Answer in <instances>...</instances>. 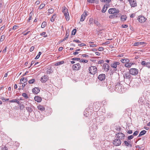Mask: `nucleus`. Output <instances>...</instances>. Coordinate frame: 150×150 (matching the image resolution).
<instances>
[{"mask_svg": "<svg viewBox=\"0 0 150 150\" xmlns=\"http://www.w3.org/2000/svg\"><path fill=\"white\" fill-rule=\"evenodd\" d=\"M62 12L64 13V15L66 20L67 21H68L69 19V16L68 9L66 7L64 6L62 8Z\"/></svg>", "mask_w": 150, "mask_h": 150, "instance_id": "nucleus-1", "label": "nucleus"}, {"mask_svg": "<svg viewBox=\"0 0 150 150\" xmlns=\"http://www.w3.org/2000/svg\"><path fill=\"white\" fill-rule=\"evenodd\" d=\"M97 71V68L95 66H91L89 68V72L92 74H95L96 73Z\"/></svg>", "mask_w": 150, "mask_h": 150, "instance_id": "nucleus-2", "label": "nucleus"}, {"mask_svg": "<svg viewBox=\"0 0 150 150\" xmlns=\"http://www.w3.org/2000/svg\"><path fill=\"white\" fill-rule=\"evenodd\" d=\"M129 72L130 74L133 75H136L138 74L139 70L136 68H133L130 69Z\"/></svg>", "mask_w": 150, "mask_h": 150, "instance_id": "nucleus-3", "label": "nucleus"}, {"mask_svg": "<svg viewBox=\"0 0 150 150\" xmlns=\"http://www.w3.org/2000/svg\"><path fill=\"white\" fill-rule=\"evenodd\" d=\"M108 12L111 14H117L119 13V11L118 9L110 8L108 10Z\"/></svg>", "mask_w": 150, "mask_h": 150, "instance_id": "nucleus-4", "label": "nucleus"}, {"mask_svg": "<svg viewBox=\"0 0 150 150\" xmlns=\"http://www.w3.org/2000/svg\"><path fill=\"white\" fill-rule=\"evenodd\" d=\"M81 67L79 63L76 64H73L72 65V69L74 71H78L79 70Z\"/></svg>", "mask_w": 150, "mask_h": 150, "instance_id": "nucleus-5", "label": "nucleus"}, {"mask_svg": "<svg viewBox=\"0 0 150 150\" xmlns=\"http://www.w3.org/2000/svg\"><path fill=\"white\" fill-rule=\"evenodd\" d=\"M121 143V142L119 139H115L113 141V144L115 146H120Z\"/></svg>", "mask_w": 150, "mask_h": 150, "instance_id": "nucleus-6", "label": "nucleus"}, {"mask_svg": "<svg viewBox=\"0 0 150 150\" xmlns=\"http://www.w3.org/2000/svg\"><path fill=\"white\" fill-rule=\"evenodd\" d=\"M137 19L140 23H144L146 20V18L144 17L143 16H140L138 17Z\"/></svg>", "mask_w": 150, "mask_h": 150, "instance_id": "nucleus-7", "label": "nucleus"}, {"mask_svg": "<svg viewBox=\"0 0 150 150\" xmlns=\"http://www.w3.org/2000/svg\"><path fill=\"white\" fill-rule=\"evenodd\" d=\"M129 1L131 6L132 7H135L137 5L136 0H128Z\"/></svg>", "mask_w": 150, "mask_h": 150, "instance_id": "nucleus-8", "label": "nucleus"}, {"mask_svg": "<svg viewBox=\"0 0 150 150\" xmlns=\"http://www.w3.org/2000/svg\"><path fill=\"white\" fill-rule=\"evenodd\" d=\"M117 137L119 139H124L125 137V135L122 133H118L116 134Z\"/></svg>", "mask_w": 150, "mask_h": 150, "instance_id": "nucleus-9", "label": "nucleus"}, {"mask_svg": "<svg viewBox=\"0 0 150 150\" xmlns=\"http://www.w3.org/2000/svg\"><path fill=\"white\" fill-rule=\"evenodd\" d=\"M103 68L104 71L105 72H108L109 69V66L108 64L106 63H104L103 64Z\"/></svg>", "mask_w": 150, "mask_h": 150, "instance_id": "nucleus-10", "label": "nucleus"}, {"mask_svg": "<svg viewBox=\"0 0 150 150\" xmlns=\"http://www.w3.org/2000/svg\"><path fill=\"white\" fill-rule=\"evenodd\" d=\"M98 78L101 81H104L105 78V75L104 74H100L98 76Z\"/></svg>", "mask_w": 150, "mask_h": 150, "instance_id": "nucleus-11", "label": "nucleus"}, {"mask_svg": "<svg viewBox=\"0 0 150 150\" xmlns=\"http://www.w3.org/2000/svg\"><path fill=\"white\" fill-rule=\"evenodd\" d=\"M130 73L128 72H127L124 74V79H127L129 80L130 79L131 76Z\"/></svg>", "mask_w": 150, "mask_h": 150, "instance_id": "nucleus-12", "label": "nucleus"}, {"mask_svg": "<svg viewBox=\"0 0 150 150\" xmlns=\"http://www.w3.org/2000/svg\"><path fill=\"white\" fill-rule=\"evenodd\" d=\"M142 65L144 66L147 67L148 68H150V62H146L144 61H142L141 63Z\"/></svg>", "mask_w": 150, "mask_h": 150, "instance_id": "nucleus-13", "label": "nucleus"}, {"mask_svg": "<svg viewBox=\"0 0 150 150\" xmlns=\"http://www.w3.org/2000/svg\"><path fill=\"white\" fill-rule=\"evenodd\" d=\"M48 79V76L46 75H44L41 78V81L42 82L45 83Z\"/></svg>", "mask_w": 150, "mask_h": 150, "instance_id": "nucleus-14", "label": "nucleus"}, {"mask_svg": "<svg viewBox=\"0 0 150 150\" xmlns=\"http://www.w3.org/2000/svg\"><path fill=\"white\" fill-rule=\"evenodd\" d=\"M135 64L134 62H127V63L125 64V66L127 68H130L132 65H134Z\"/></svg>", "mask_w": 150, "mask_h": 150, "instance_id": "nucleus-15", "label": "nucleus"}, {"mask_svg": "<svg viewBox=\"0 0 150 150\" xmlns=\"http://www.w3.org/2000/svg\"><path fill=\"white\" fill-rule=\"evenodd\" d=\"M87 16V13L86 12H84L83 14L81 15V18L80 19L81 21H83L85 18Z\"/></svg>", "mask_w": 150, "mask_h": 150, "instance_id": "nucleus-16", "label": "nucleus"}, {"mask_svg": "<svg viewBox=\"0 0 150 150\" xmlns=\"http://www.w3.org/2000/svg\"><path fill=\"white\" fill-rule=\"evenodd\" d=\"M120 64V63L119 62H115L111 64V66L113 68H116L117 65H119Z\"/></svg>", "mask_w": 150, "mask_h": 150, "instance_id": "nucleus-17", "label": "nucleus"}, {"mask_svg": "<svg viewBox=\"0 0 150 150\" xmlns=\"http://www.w3.org/2000/svg\"><path fill=\"white\" fill-rule=\"evenodd\" d=\"M34 100L35 101L40 103L41 101L42 98L41 97L39 96H35L34 97Z\"/></svg>", "mask_w": 150, "mask_h": 150, "instance_id": "nucleus-18", "label": "nucleus"}, {"mask_svg": "<svg viewBox=\"0 0 150 150\" xmlns=\"http://www.w3.org/2000/svg\"><path fill=\"white\" fill-rule=\"evenodd\" d=\"M32 92L35 94H37L39 92L40 90L38 88H35L32 89Z\"/></svg>", "mask_w": 150, "mask_h": 150, "instance_id": "nucleus-19", "label": "nucleus"}, {"mask_svg": "<svg viewBox=\"0 0 150 150\" xmlns=\"http://www.w3.org/2000/svg\"><path fill=\"white\" fill-rule=\"evenodd\" d=\"M37 108L38 110L40 111H44L45 110V108L44 107L41 105H39L37 106Z\"/></svg>", "mask_w": 150, "mask_h": 150, "instance_id": "nucleus-20", "label": "nucleus"}, {"mask_svg": "<svg viewBox=\"0 0 150 150\" xmlns=\"http://www.w3.org/2000/svg\"><path fill=\"white\" fill-rule=\"evenodd\" d=\"M117 14H113L109 16V18L110 19H114L117 18Z\"/></svg>", "mask_w": 150, "mask_h": 150, "instance_id": "nucleus-21", "label": "nucleus"}, {"mask_svg": "<svg viewBox=\"0 0 150 150\" xmlns=\"http://www.w3.org/2000/svg\"><path fill=\"white\" fill-rule=\"evenodd\" d=\"M121 62L123 63H127V62H130L129 60L127 59H122L121 60Z\"/></svg>", "mask_w": 150, "mask_h": 150, "instance_id": "nucleus-22", "label": "nucleus"}, {"mask_svg": "<svg viewBox=\"0 0 150 150\" xmlns=\"http://www.w3.org/2000/svg\"><path fill=\"white\" fill-rule=\"evenodd\" d=\"M146 132V131L145 130H143L140 132L139 134V137L141 136L142 135L144 134Z\"/></svg>", "mask_w": 150, "mask_h": 150, "instance_id": "nucleus-23", "label": "nucleus"}, {"mask_svg": "<svg viewBox=\"0 0 150 150\" xmlns=\"http://www.w3.org/2000/svg\"><path fill=\"white\" fill-rule=\"evenodd\" d=\"M127 18V17L126 16H122L121 17V20L122 21H125Z\"/></svg>", "mask_w": 150, "mask_h": 150, "instance_id": "nucleus-24", "label": "nucleus"}, {"mask_svg": "<svg viewBox=\"0 0 150 150\" xmlns=\"http://www.w3.org/2000/svg\"><path fill=\"white\" fill-rule=\"evenodd\" d=\"M56 17V14H54L52 16L50 19V21L52 22H53L54 21V19Z\"/></svg>", "mask_w": 150, "mask_h": 150, "instance_id": "nucleus-25", "label": "nucleus"}, {"mask_svg": "<svg viewBox=\"0 0 150 150\" xmlns=\"http://www.w3.org/2000/svg\"><path fill=\"white\" fill-rule=\"evenodd\" d=\"M23 83H21V82H20V83H19V85H22V89L23 90L24 89V87L27 84V83L26 82H24V83H23V84H22Z\"/></svg>", "mask_w": 150, "mask_h": 150, "instance_id": "nucleus-26", "label": "nucleus"}, {"mask_svg": "<svg viewBox=\"0 0 150 150\" xmlns=\"http://www.w3.org/2000/svg\"><path fill=\"white\" fill-rule=\"evenodd\" d=\"M46 25H47L46 22L44 21V22H43L42 23V25L41 26V27L42 28H45Z\"/></svg>", "mask_w": 150, "mask_h": 150, "instance_id": "nucleus-27", "label": "nucleus"}, {"mask_svg": "<svg viewBox=\"0 0 150 150\" xmlns=\"http://www.w3.org/2000/svg\"><path fill=\"white\" fill-rule=\"evenodd\" d=\"M64 63V61H61V62H57L55 64V66H58V65L61 64H62L63 63Z\"/></svg>", "mask_w": 150, "mask_h": 150, "instance_id": "nucleus-28", "label": "nucleus"}, {"mask_svg": "<svg viewBox=\"0 0 150 150\" xmlns=\"http://www.w3.org/2000/svg\"><path fill=\"white\" fill-rule=\"evenodd\" d=\"M10 102H11V103L16 102L18 104L19 103V101H18L16 99H14V100H10Z\"/></svg>", "mask_w": 150, "mask_h": 150, "instance_id": "nucleus-29", "label": "nucleus"}, {"mask_svg": "<svg viewBox=\"0 0 150 150\" xmlns=\"http://www.w3.org/2000/svg\"><path fill=\"white\" fill-rule=\"evenodd\" d=\"M54 12V9L53 8L49 9L48 10V13L50 14H52Z\"/></svg>", "mask_w": 150, "mask_h": 150, "instance_id": "nucleus-30", "label": "nucleus"}, {"mask_svg": "<svg viewBox=\"0 0 150 150\" xmlns=\"http://www.w3.org/2000/svg\"><path fill=\"white\" fill-rule=\"evenodd\" d=\"M35 80L34 79H32L29 80L28 81V82L30 84L33 83L35 82Z\"/></svg>", "mask_w": 150, "mask_h": 150, "instance_id": "nucleus-31", "label": "nucleus"}, {"mask_svg": "<svg viewBox=\"0 0 150 150\" xmlns=\"http://www.w3.org/2000/svg\"><path fill=\"white\" fill-rule=\"evenodd\" d=\"M27 81V79H25L24 77L22 78L20 80V82H26Z\"/></svg>", "mask_w": 150, "mask_h": 150, "instance_id": "nucleus-32", "label": "nucleus"}, {"mask_svg": "<svg viewBox=\"0 0 150 150\" xmlns=\"http://www.w3.org/2000/svg\"><path fill=\"white\" fill-rule=\"evenodd\" d=\"M45 6V4H41L40 6L39 7V8L40 9H42L43 8H44Z\"/></svg>", "mask_w": 150, "mask_h": 150, "instance_id": "nucleus-33", "label": "nucleus"}, {"mask_svg": "<svg viewBox=\"0 0 150 150\" xmlns=\"http://www.w3.org/2000/svg\"><path fill=\"white\" fill-rule=\"evenodd\" d=\"M22 96L26 99H28V96L26 93H22Z\"/></svg>", "mask_w": 150, "mask_h": 150, "instance_id": "nucleus-34", "label": "nucleus"}, {"mask_svg": "<svg viewBox=\"0 0 150 150\" xmlns=\"http://www.w3.org/2000/svg\"><path fill=\"white\" fill-rule=\"evenodd\" d=\"M107 9V7H105V6H103V8L101 11L103 13H105Z\"/></svg>", "mask_w": 150, "mask_h": 150, "instance_id": "nucleus-35", "label": "nucleus"}, {"mask_svg": "<svg viewBox=\"0 0 150 150\" xmlns=\"http://www.w3.org/2000/svg\"><path fill=\"white\" fill-rule=\"evenodd\" d=\"M80 62H83V63H86L88 62L87 60H84V59H81L80 60Z\"/></svg>", "mask_w": 150, "mask_h": 150, "instance_id": "nucleus-36", "label": "nucleus"}, {"mask_svg": "<svg viewBox=\"0 0 150 150\" xmlns=\"http://www.w3.org/2000/svg\"><path fill=\"white\" fill-rule=\"evenodd\" d=\"M125 144L127 146H128L130 145L129 143H128L127 141H125L124 142Z\"/></svg>", "mask_w": 150, "mask_h": 150, "instance_id": "nucleus-37", "label": "nucleus"}, {"mask_svg": "<svg viewBox=\"0 0 150 150\" xmlns=\"http://www.w3.org/2000/svg\"><path fill=\"white\" fill-rule=\"evenodd\" d=\"M76 29H74L71 32V35H74L76 32Z\"/></svg>", "mask_w": 150, "mask_h": 150, "instance_id": "nucleus-38", "label": "nucleus"}, {"mask_svg": "<svg viewBox=\"0 0 150 150\" xmlns=\"http://www.w3.org/2000/svg\"><path fill=\"white\" fill-rule=\"evenodd\" d=\"M134 137L132 135H131L128 137L127 139L128 140H130L133 139Z\"/></svg>", "mask_w": 150, "mask_h": 150, "instance_id": "nucleus-39", "label": "nucleus"}, {"mask_svg": "<svg viewBox=\"0 0 150 150\" xmlns=\"http://www.w3.org/2000/svg\"><path fill=\"white\" fill-rule=\"evenodd\" d=\"M72 60H77L78 61L80 60V58H79L76 57L72 59Z\"/></svg>", "mask_w": 150, "mask_h": 150, "instance_id": "nucleus-40", "label": "nucleus"}, {"mask_svg": "<svg viewBox=\"0 0 150 150\" xmlns=\"http://www.w3.org/2000/svg\"><path fill=\"white\" fill-rule=\"evenodd\" d=\"M139 45H140V43H139V42L134 43L133 45L134 46H137Z\"/></svg>", "mask_w": 150, "mask_h": 150, "instance_id": "nucleus-41", "label": "nucleus"}, {"mask_svg": "<svg viewBox=\"0 0 150 150\" xmlns=\"http://www.w3.org/2000/svg\"><path fill=\"white\" fill-rule=\"evenodd\" d=\"M139 133V132L138 131H135L134 133H133V135L136 136Z\"/></svg>", "mask_w": 150, "mask_h": 150, "instance_id": "nucleus-42", "label": "nucleus"}, {"mask_svg": "<svg viewBox=\"0 0 150 150\" xmlns=\"http://www.w3.org/2000/svg\"><path fill=\"white\" fill-rule=\"evenodd\" d=\"M1 150H8V148L6 146L1 148Z\"/></svg>", "mask_w": 150, "mask_h": 150, "instance_id": "nucleus-43", "label": "nucleus"}, {"mask_svg": "<svg viewBox=\"0 0 150 150\" xmlns=\"http://www.w3.org/2000/svg\"><path fill=\"white\" fill-rule=\"evenodd\" d=\"M104 48L102 47H99L98 49V51H102L103 50H104Z\"/></svg>", "mask_w": 150, "mask_h": 150, "instance_id": "nucleus-44", "label": "nucleus"}, {"mask_svg": "<svg viewBox=\"0 0 150 150\" xmlns=\"http://www.w3.org/2000/svg\"><path fill=\"white\" fill-rule=\"evenodd\" d=\"M95 0H87L88 1L91 3H93L94 2Z\"/></svg>", "mask_w": 150, "mask_h": 150, "instance_id": "nucleus-45", "label": "nucleus"}, {"mask_svg": "<svg viewBox=\"0 0 150 150\" xmlns=\"http://www.w3.org/2000/svg\"><path fill=\"white\" fill-rule=\"evenodd\" d=\"M34 48H35V47L34 46H32L30 49V52L33 51L34 50Z\"/></svg>", "mask_w": 150, "mask_h": 150, "instance_id": "nucleus-46", "label": "nucleus"}, {"mask_svg": "<svg viewBox=\"0 0 150 150\" xmlns=\"http://www.w3.org/2000/svg\"><path fill=\"white\" fill-rule=\"evenodd\" d=\"M86 45L85 44L83 43H81L80 44H79L78 45L79 46L83 47L86 46Z\"/></svg>", "mask_w": 150, "mask_h": 150, "instance_id": "nucleus-47", "label": "nucleus"}, {"mask_svg": "<svg viewBox=\"0 0 150 150\" xmlns=\"http://www.w3.org/2000/svg\"><path fill=\"white\" fill-rule=\"evenodd\" d=\"M32 14H31V12L29 14V17L28 18L29 21H30L32 19Z\"/></svg>", "mask_w": 150, "mask_h": 150, "instance_id": "nucleus-48", "label": "nucleus"}, {"mask_svg": "<svg viewBox=\"0 0 150 150\" xmlns=\"http://www.w3.org/2000/svg\"><path fill=\"white\" fill-rule=\"evenodd\" d=\"M122 28H126L128 27V25H122Z\"/></svg>", "mask_w": 150, "mask_h": 150, "instance_id": "nucleus-49", "label": "nucleus"}, {"mask_svg": "<svg viewBox=\"0 0 150 150\" xmlns=\"http://www.w3.org/2000/svg\"><path fill=\"white\" fill-rule=\"evenodd\" d=\"M110 43V42L109 41H107L106 42L104 43H103L102 45H107L109 44Z\"/></svg>", "mask_w": 150, "mask_h": 150, "instance_id": "nucleus-50", "label": "nucleus"}, {"mask_svg": "<svg viewBox=\"0 0 150 150\" xmlns=\"http://www.w3.org/2000/svg\"><path fill=\"white\" fill-rule=\"evenodd\" d=\"M18 26L17 25H15L13 26V30H15L17 28Z\"/></svg>", "mask_w": 150, "mask_h": 150, "instance_id": "nucleus-51", "label": "nucleus"}, {"mask_svg": "<svg viewBox=\"0 0 150 150\" xmlns=\"http://www.w3.org/2000/svg\"><path fill=\"white\" fill-rule=\"evenodd\" d=\"M73 41L74 42L76 43H79L81 42L80 41H79V40H74Z\"/></svg>", "mask_w": 150, "mask_h": 150, "instance_id": "nucleus-52", "label": "nucleus"}, {"mask_svg": "<svg viewBox=\"0 0 150 150\" xmlns=\"http://www.w3.org/2000/svg\"><path fill=\"white\" fill-rule=\"evenodd\" d=\"M90 47H95L97 46V45H96L94 44V45H90Z\"/></svg>", "mask_w": 150, "mask_h": 150, "instance_id": "nucleus-53", "label": "nucleus"}, {"mask_svg": "<svg viewBox=\"0 0 150 150\" xmlns=\"http://www.w3.org/2000/svg\"><path fill=\"white\" fill-rule=\"evenodd\" d=\"M63 48L62 47H59L58 49V51H61L63 50Z\"/></svg>", "mask_w": 150, "mask_h": 150, "instance_id": "nucleus-54", "label": "nucleus"}, {"mask_svg": "<svg viewBox=\"0 0 150 150\" xmlns=\"http://www.w3.org/2000/svg\"><path fill=\"white\" fill-rule=\"evenodd\" d=\"M127 133L129 134H132V130H129L127 132Z\"/></svg>", "mask_w": 150, "mask_h": 150, "instance_id": "nucleus-55", "label": "nucleus"}, {"mask_svg": "<svg viewBox=\"0 0 150 150\" xmlns=\"http://www.w3.org/2000/svg\"><path fill=\"white\" fill-rule=\"evenodd\" d=\"M82 56L83 57H88V56L85 54H82Z\"/></svg>", "mask_w": 150, "mask_h": 150, "instance_id": "nucleus-56", "label": "nucleus"}, {"mask_svg": "<svg viewBox=\"0 0 150 150\" xmlns=\"http://www.w3.org/2000/svg\"><path fill=\"white\" fill-rule=\"evenodd\" d=\"M40 3V1H37L35 2V4H36V5H38Z\"/></svg>", "mask_w": 150, "mask_h": 150, "instance_id": "nucleus-57", "label": "nucleus"}, {"mask_svg": "<svg viewBox=\"0 0 150 150\" xmlns=\"http://www.w3.org/2000/svg\"><path fill=\"white\" fill-rule=\"evenodd\" d=\"M93 21V19L92 18H91L89 20V22L91 24Z\"/></svg>", "mask_w": 150, "mask_h": 150, "instance_id": "nucleus-58", "label": "nucleus"}, {"mask_svg": "<svg viewBox=\"0 0 150 150\" xmlns=\"http://www.w3.org/2000/svg\"><path fill=\"white\" fill-rule=\"evenodd\" d=\"M6 48H7V47H6L5 48V49L3 50L2 51V52H3V53L6 52Z\"/></svg>", "mask_w": 150, "mask_h": 150, "instance_id": "nucleus-59", "label": "nucleus"}, {"mask_svg": "<svg viewBox=\"0 0 150 150\" xmlns=\"http://www.w3.org/2000/svg\"><path fill=\"white\" fill-rule=\"evenodd\" d=\"M135 15V14H134V13H133V14H132L130 15V17L131 18H133L134 17Z\"/></svg>", "mask_w": 150, "mask_h": 150, "instance_id": "nucleus-60", "label": "nucleus"}, {"mask_svg": "<svg viewBox=\"0 0 150 150\" xmlns=\"http://www.w3.org/2000/svg\"><path fill=\"white\" fill-rule=\"evenodd\" d=\"M139 43H140V45H142L145 43L144 42H139Z\"/></svg>", "mask_w": 150, "mask_h": 150, "instance_id": "nucleus-61", "label": "nucleus"}, {"mask_svg": "<svg viewBox=\"0 0 150 150\" xmlns=\"http://www.w3.org/2000/svg\"><path fill=\"white\" fill-rule=\"evenodd\" d=\"M35 62L34 61H32L31 62V64H30V67L29 68H30V67L32 65L34 64Z\"/></svg>", "mask_w": 150, "mask_h": 150, "instance_id": "nucleus-62", "label": "nucleus"}, {"mask_svg": "<svg viewBox=\"0 0 150 150\" xmlns=\"http://www.w3.org/2000/svg\"><path fill=\"white\" fill-rule=\"evenodd\" d=\"M123 56V54H121L118 55L117 56L118 57H122Z\"/></svg>", "mask_w": 150, "mask_h": 150, "instance_id": "nucleus-63", "label": "nucleus"}, {"mask_svg": "<svg viewBox=\"0 0 150 150\" xmlns=\"http://www.w3.org/2000/svg\"><path fill=\"white\" fill-rule=\"evenodd\" d=\"M5 28V26L4 25L1 28V30H3Z\"/></svg>", "mask_w": 150, "mask_h": 150, "instance_id": "nucleus-64", "label": "nucleus"}]
</instances>
